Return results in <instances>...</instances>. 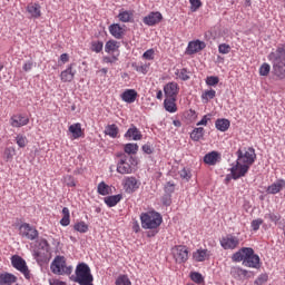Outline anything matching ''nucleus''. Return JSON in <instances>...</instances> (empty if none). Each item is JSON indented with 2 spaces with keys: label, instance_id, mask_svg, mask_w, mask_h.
Segmentation results:
<instances>
[{
  "label": "nucleus",
  "instance_id": "18",
  "mask_svg": "<svg viewBox=\"0 0 285 285\" xmlns=\"http://www.w3.org/2000/svg\"><path fill=\"white\" fill-rule=\"evenodd\" d=\"M75 75H77V70H73L72 65H69L67 69L61 71L60 79L63 83H70L75 79Z\"/></svg>",
  "mask_w": 285,
  "mask_h": 285
},
{
  "label": "nucleus",
  "instance_id": "11",
  "mask_svg": "<svg viewBox=\"0 0 285 285\" xmlns=\"http://www.w3.org/2000/svg\"><path fill=\"white\" fill-rule=\"evenodd\" d=\"M171 253L177 264H186V262H188V247L178 245L173 247Z\"/></svg>",
  "mask_w": 285,
  "mask_h": 285
},
{
  "label": "nucleus",
  "instance_id": "49",
  "mask_svg": "<svg viewBox=\"0 0 285 285\" xmlns=\"http://www.w3.org/2000/svg\"><path fill=\"white\" fill-rule=\"evenodd\" d=\"M104 50V42L102 41H92L91 42V51L99 55Z\"/></svg>",
  "mask_w": 285,
  "mask_h": 285
},
{
  "label": "nucleus",
  "instance_id": "45",
  "mask_svg": "<svg viewBox=\"0 0 285 285\" xmlns=\"http://www.w3.org/2000/svg\"><path fill=\"white\" fill-rule=\"evenodd\" d=\"M116 285H132L128 275H119L116 279Z\"/></svg>",
  "mask_w": 285,
  "mask_h": 285
},
{
  "label": "nucleus",
  "instance_id": "13",
  "mask_svg": "<svg viewBox=\"0 0 285 285\" xmlns=\"http://www.w3.org/2000/svg\"><path fill=\"white\" fill-rule=\"evenodd\" d=\"M164 92L166 98L177 99V95H179V85L175 81L168 82L164 87Z\"/></svg>",
  "mask_w": 285,
  "mask_h": 285
},
{
  "label": "nucleus",
  "instance_id": "55",
  "mask_svg": "<svg viewBox=\"0 0 285 285\" xmlns=\"http://www.w3.org/2000/svg\"><path fill=\"white\" fill-rule=\"evenodd\" d=\"M266 282H268V275H267V274H261V275L255 279V284H256V285H264V284H266Z\"/></svg>",
  "mask_w": 285,
  "mask_h": 285
},
{
  "label": "nucleus",
  "instance_id": "48",
  "mask_svg": "<svg viewBox=\"0 0 285 285\" xmlns=\"http://www.w3.org/2000/svg\"><path fill=\"white\" fill-rule=\"evenodd\" d=\"M16 144L19 146V148H26V146H28V138L23 135H18L16 137Z\"/></svg>",
  "mask_w": 285,
  "mask_h": 285
},
{
  "label": "nucleus",
  "instance_id": "21",
  "mask_svg": "<svg viewBox=\"0 0 285 285\" xmlns=\"http://www.w3.org/2000/svg\"><path fill=\"white\" fill-rule=\"evenodd\" d=\"M109 32L115 39H124V35L126 31L124 30V27H121V24L114 23L109 26Z\"/></svg>",
  "mask_w": 285,
  "mask_h": 285
},
{
  "label": "nucleus",
  "instance_id": "7",
  "mask_svg": "<svg viewBox=\"0 0 285 285\" xmlns=\"http://www.w3.org/2000/svg\"><path fill=\"white\" fill-rule=\"evenodd\" d=\"M132 156L120 155V159L117 163V173L119 175H131L132 174Z\"/></svg>",
  "mask_w": 285,
  "mask_h": 285
},
{
  "label": "nucleus",
  "instance_id": "58",
  "mask_svg": "<svg viewBox=\"0 0 285 285\" xmlns=\"http://www.w3.org/2000/svg\"><path fill=\"white\" fill-rule=\"evenodd\" d=\"M193 12L199 10L202 8V0H189Z\"/></svg>",
  "mask_w": 285,
  "mask_h": 285
},
{
  "label": "nucleus",
  "instance_id": "32",
  "mask_svg": "<svg viewBox=\"0 0 285 285\" xmlns=\"http://www.w3.org/2000/svg\"><path fill=\"white\" fill-rule=\"evenodd\" d=\"M105 135H108V137H111V139H117L119 137V127L117 125H108L105 128Z\"/></svg>",
  "mask_w": 285,
  "mask_h": 285
},
{
  "label": "nucleus",
  "instance_id": "62",
  "mask_svg": "<svg viewBox=\"0 0 285 285\" xmlns=\"http://www.w3.org/2000/svg\"><path fill=\"white\" fill-rule=\"evenodd\" d=\"M137 72L146 75L148 72V65H141L136 67Z\"/></svg>",
  "mask_w": 285,
  "mask_h": 285
},
{
  "label": "nucleus",
  "instance_id": "4",
  "mask_svg": "<svg viewBox=\"0 0 285 285\" xmlns=\"http://www.w3.org/2000/svg\"><path fill=\"white\" fill-rule=\"evenodd\" d=\"M140 222L141 227L145 230H157V228L161 226V222H164V218L158 212L151 210L142 213L140 215Z\"/></svg>",
  "mask_w": 285,
  "mask_h": 285
},
{
  "label": "nucleus",
  "instance_id": "2",
  "mask_svg": "<svg viewBox=\"0 0 285 285\" xmlns=\"http://www.w3.org/2000/svg\"><path fill=\"white\" fill-rule=\"evenodd\" d=\"M233 262H243L247 268H262L259 255L252 247H243L232 256Z\"/></svg>",
  "mask_w": 285,
  "mask_h": 285
},
{
  "label": "nucleus",
  "instance_id": "46",
  "mask_svg": "<svg viewBox=\"0 0 285 285\" xmlns=\"http://www.w3.org/2000/svg\"><path fill=\"white\" fill-rule=\"evenodd\" d=\"M73 230H77V233H86L88 230V224H86V222H78L73 225Z\"/></svg>",
  "mask_w": 285,
  "mask_h": 285
},
{
  "label": "nucleus",
  "instance_id": "30",
  "mask_svg": "<svg viewBox=\"0 0 285 285\" xmlns=\"http://www.w3.org/2000/svg\"><path fill=\"white\" fill-rule=\"evenodd\" d=\"M105 52H107V55L119 52V42L116 40L107 41L105 45Z\"/></svg>",
  "mask_w": 285,
  "mask_h": 285
},
{
  "label": "nucleus",
  "instance_id": "50",
  "mask_svg": "<svg viewBox=\"0 0 285 285\" xmlns=\"http://www.w3.org/2000/svg\"><path fill=\"white\" fill-rule=\"evenodd\" d=\"M117 61H119V53L102 57L104 63H117Z\"/></svg>",
  "mask_w": 285,
  "mask_h": 285
},
{
  "label": "nucleus",
  "instance_id": "59",
  "mask_svg": "<svg viewBox=\"0 0 285 285\" xmlns=\"http://www.w3.org/2000/svg\"><path fill=\"white\" fill-rule=\"evenodd\" d=\"M175 193V184L167 183L165 186V195H173Z\"/></svg>",
  "mask_w": 285,
  "mask_h": 285
},
{
  "label": "nucleus",
  "instance_id": "35",
  "mask_svg": "<svg viewBox=\"0 0 285 285\" xmlns=\"http://www.w3.org/2000/svg\"><path fill=\"white\" fill-rule=\"evenodd\" d=\"M97 193H98V195L106 197V195H110V193H111L110 186H108L106 183L101 181L98 184Z\"/></svg>",
  "mask_w": 285,
  "mask_h": 285
},
{
  "label": "nucleus",
  "instance_id": "47",
  "mask_svg": "<svg viewBox=\"0 0 285 285\" xmlns=\"http://www.w3.org/2000/svg\"><path fill=\"white\" fill-rule=\"evenodd\" d=\"M191 282H195V284H204V276L199 272H193L190 274Z\"/></svg>",
  "mask_w": 285,
  "mask_h": 285
},
{
  "label": "nucleus",
  "instance_id": "15",
  "mask_svg": "<svg viewBox=\"0 0 285 285\" xmlns=\"http://www.w3.org/2000/svg\"><path fill=\"white\" fill-rule=\"evenodd\" d=\"M203 161L207 166H217L222 161V154L219 151H210L204 156Z\"/></svg>",
  "mask_w": 285,
  "mask_h": 285
},
{
  "label": "nucleus",
  "instance_id": "1",
  "mask_svg": "<svg viewBox=\"0 0 285 285\" xmlns=\"http://www.w3.org/2000/svg\"><path fill=\"white\" fill-rule=\"evenodd\" d=\"M237 160L232 164L229 168L232 179H240V177H246V173L250 170V165L255 164L257 155L254 148H243L236 151Z\"/></svg>",
  "mask_w": 285,
  "mask_h": 285
},
{
  "label": "nucleus",
  "instance_id": "17",
  "mask_svg": "<svg viewBox=\"0 0 285 285\" xmlns=\"http://www.w3.org/2000/svg\"><path fill=\"white\" fill-rule=\"evenodd\" d=\"M206 48V42L196 40L190 41L187 46L186 53L187 55H196V52H202Z\"/></svg>",
  "mask_w": 285,
  "mask_h": 285
},
{
  "label": "nucleus",
  "instance_id": "24",
  "mask_svg": "<svg viewBox=\"0 0 285 285\" xmlns=\"http://www.w3.org/2000/svg\"><path fill=\"white\" fill-rule=\"evenodd\" d=\"M121 99L126 104H135L137 101V91L135 89H126L121 94Z\"/></svg>",
  "mask_w": 285,
  "mask_h": 285
},
{
  "label": "nucleus",
  "instance_id": "26",
  "mask_svg": "<svg viewBox=\"0 0 285 285\" xmlns=\"http://www.w3.org/2000/svg\"><path fill=\"white\" fill-rule=\"evenodd\" d=\"M27 12L30 14L31 19H39V17H41V6H39V3H29L27 6Z\"/></svg>",
  "mask_w": 285,
  "mask_h": 285
},
{
  "label": "nucleus",
  "instance_id": "40",
  "mask_svg": "<svg viewBox=\"0 0 285 285\" xmlns=\"http://www.w3.org/2000/svg\"><path fill=\"white\" fill-rule=\"evenodd\" d=\"M232 275L234 277H248V271L242 267H234L232 268Z\"/></svg>",
  "mask_w": 285,
  "mask_h": 285
},
{
  "label": "nucleus",
  "instance_id": "53",
  "mask_svg": "<svg viewBox=\"0 0 285 285\" xmlns=\"http://www.w3.org/2000/svg\"><path fill=\"white\" fill-rule=\"evenodd\" d=\"M205 82L208 86H217V83H219V77L216 76H208L205 80Z\"/></svg>",
  "mask_w": 285,
  "mask_h": 285
},
{
  "label": "nucleus",
  "instance_id": "61",
  "mask_svg": "<svg viewBox=\"0 0 285 285\" xmlns=\"http://www.w3.org/2000/svg\"><path fill=\"white\" fill-rule=\"evenodd\" d=\"M142 151L146 155H153V146L150 144H146L142 146Z\"/></svg>",
  "mask_w": 285,
  "mask_h": 285
},
{
  "label": "nucleus",
  "instance_id": "52",
  "mask_svg": "<svg viewBox=\"0 0 285 285\" xmlns=\"http://www.w3.org/2000/svg\"><path fill=\"white\" fill-rule=\"evenodd\" d=\"M178 175L181 179H185L186 181H190V170L183 168L180 171H178Z\"/></svg>",
  "mask_w": 285,
  "mask_h": 285
},
{
  "label": "nucleus",
  "instance_id": "12",
  "mask_svg": "<svg viewBox=\"0 0 285 285\" xmlns=\"http://www.w3.org/2000/svg\"><path fill=\"white\" fill-rule=\"evenodd\" d=\"M267 59L272 63H285V45H279L275 51H272Z\"/></svg>",
  "mask_w": 285,
  "mask_h": 285
},
{
  "label": "nucleus",
  "instance_id": "57",
  "mask_svg": "<svg viewBox=\"0 0 285 285\" xmlns=\"http://www.w3.org/2000/svg\"><path fill=\"white\" fill-rule=\"evenodd\" d=\"M263 224H264V220L262 218L254 219L252 222V229L254 232H257Z\"/></svg>",
  "mask_w": 285,
  "mask_h": 285
},
{
  "label": "nucleus",
  "instance_id": "33",
  "mask_svg": "<svg viewBox=\"0 0 285 285\" xmlns=\"http://www.w3.org/2000/svg\"><path fill=\"white\" fill-rule=\"evenodd\" d=\"M177 98H166L164 101L165 109L167 112H175L177 110Z\"/></svg>",
  "mask_w": 285,
  "mask_h": 285
},
{
  "label": "nucleus",
  "instance_id": "38",
  "mask_svg": "<svg viewBox=\"0 0 285 285\" xmlns=\"http://www.w3.org/2000/svg\"><path fill=\"white\" fill-rule=\"evenodd\" d=\"M62 218L60 219V224L62 226H70V209L68 207L62 208Z\"/></svg>",
  "mask_w": 285,
  "mask_h": 285
},
{
  "label": "nucleus",
  "instance_id": "16",
  "mask_svg": "<svg viewBox=\"0 0 285 285\" xmlns=\"http://www.w3.org/2000/svg\"><path fill=\"white\" fill-rule=\"evenodd\" d=\"M12 128H22V126H28L30 124V118L24 115H14L10 119Z\"/></svg>",
  "mask_w": 285,
  "mask_h": 285
},
{
  "label": "nucleus",
  "instance_id": "27",
  "mask_svg": "<svg viewBox=\"0 0 285 285\" xmlns=\"http://www.w3.org/2000/svg\"><path fill=\"white\" fill-rule=\"evenodd\" d=\"M17 284V276L11 273H2L0 274V285H12Z\"/></svg>",
  "mask_w": 285,
  "mask_h": 285
},
{
  "label": "nucleus",
  "instance_id": "36",
  "mask_svg": "<svg viewBox=\"0 0 285 285\" xmlns=\"http://www.w3.org/2000/svg\"><path fill=\"white\" fill-rule=\"evenodd\" d=\"M204 138V127H197L194 128V130L190 134V139L193 141H199V139Z\"/></svg>",
  "mask_w": 285,
  "mask_h": 285
},
{
  "label": "nucleus",
  "instance_id": "14",
  "mask_svg": "<svg viewBox=\"0 0 285 285\" xmlns=\"http://www.w3.org/2000/svg\"><path fill=\"white\" fill-rule=\"evenodd\" d=\"M161 19H164L161 12L153 11L142 19V22L145 23V26H157V23L161 22Z\"/></svg>",
  "mask_w": 285,
  "mask_h": 285
},
{
  "label": "nucleus",
  "instance_id": "9",
  "mask_svg": "<svg viewBox=\"0 0 285 285\" xmlns=\"http://www.w3.org/2000/svg\"><path fill=\"white\" fill-rule=\"evenodd\" d=\"M139 186H141V183L135 176H126L122 179V188L128 195H132V193L139 190Z\"/></svg>",
  "mask_w": 285,
  "mask_h": 285
},
{
  "label": "nucleus",
  "instance_id": "39",
  "mask_svg": "<svg viewBox=\"0 0 285 285\" xmlns=\"http://www.w3.org/2000/svg\"><path fill=\"white\" fill-rule=\"evenodd\" d=\"M265 219H268V222H272V224H275V226H277V224H279V219H282V216L278 213H267L265 214Z\"/></svg>",
  "mask_w": 285,
  "mask_h": 285
},
{
  "label": "nucleus",
  "instance_id": "8",
  "mask_svg": "<svg viewBox=\"0 0 285 285\" xmlns=\"http://www.w3.org/2000/svg\"><path fill=\"white\" fill-rule=\"evenodd\" d=\"M220 246L224 250H235V248L239 247V237L228 234L220 238Z\"/></svg>",
  "mask_w": 285,
  "mask_h": 285
},
{
  "label": "nucleus",
  "instance_id": "23",
  "mask_svg": "<svg viewBox=\"0 0 285 285\" xmlns=\"http://www.w3.org/2000/svg\"><path fill=\"white\" fill-rule=\"evenodd\" d=\"M210 258V252L208 249L199 248L193 253V259L195 262H206Z\"/></svg>",
  "mask_w": 285,
  "mask_h": 285
},
{
  "label": "nucleus",
  "instance_id": "25",
  "mask_svg": "<svg viewBox=\"0 0 285 285\" xmlns=\"http://www.w3.org/2000/svg\"><path fill=\"white\" fill-rule=\"evenodd\" d=\"M69 132L71 134V139H79V138L83 137V130L81 129L80 122L70 125Z\"/></svg>",
  "mask_w": 285,
  "mask_h": 285
},
{
  "label": "nucleus",
  "instance_id": "28",
  "mask_svg": "<svg viewBox=\"0 0 285 285\" xmlns=\"http://www.w3.org/2000/svg\"><path fill=\"white\" fill-rule=\"evenodd\" d=\"M275 77L285 79V62H272Z\"/></svg>",
  "mask_w": 285,
  "mask_h": 285
},
{
  "label": "nucleus",
  "instance_id": "20",
  "mask_svg": "<svg viewBox=\"0 0 285 285\" xmlns=\"http://www.w3.org/2000/svg\"><path fill=\"white\" fill-rule=\"evenodd\" d=\"M118 19L121 23H132L135 21V11L132 10H120Z\"/></svg>",
  "mask_w": 285,
  "mask_h": 285
},
{
  "label": "nucleus",
  "instance_id": "29",
  "mask_svg": "<svg viewBox=\"0 0 285 285\" xmlns=\"http://www.w3.org/2000/svg\"><path fill=\"white\" fill-rule=\"evenodd\" d=\"M122 196L121 194L107 196L104 198L105 204L108 206V208H115L121 202Z\"/></svg>",
  "mask_w": 285,
  "mask_h": 285
},
{
  "label": "nucleus",
  "instance_id": "42",
  "mask_svg": "<svg viewBox=\"0 0 285 285\" xmlns=\"http://www.w3.org/2000/svg\"><path fill=\"white\" fill-rule=\"evenodd\" d=\"M14 155H17V151L13 147H8L4 149V159L6 161H12L14 159Z\"/></svg>",
  "mask_w": 285,
  "mask_h": 285
},
{
  "label": "nucleus",
  "instance_id": "63",
  "mask_svg": "<svg viewBox=\"0 0 285 285\" xmlns=\"http://www.w3.org/2000/svg\"><path fill=\"white\" fill-rule=\"evenodd\" d=\"M32 61H27L24 62L23 67H22V70H24V72H30V70H32Z\"/></svg>",
  "mask_w": 285,
  "mask_h": 285
},
{
  "label": "nucleus",
  "instance_id": "3",
  "mask_svg": "<svg viewBox=\"0 0 285 285\" xmlns=\"http://www.w3.org/2000/svg\"><path fill=\"white\" fill-rule=\"evenodd\" d=\"M70 279L79 285H94L92 282H95L90 266L86 263H80L76 266L75 275H71Z\"/></svg>",
  "mask_w": 285,
  "mask_h": 285
},
{
  "label": "nucleus",
  "instance_id": "41",
  "mask_svg": "<svg viewBox=\"0 0 285 285\" xmlns=\"http://www.w3.org/2000/svg\"><path fill=\"white\" fill-rule=\"evenodd\" d=\"M217 95V91L215 89L206 90L202 94L203 101H210V99H215V96Z\"/></svg>",
  "mask_w": 285,
  "mask_h": 285
},
{
  "label": "nucleus",
  "instance_id": "44",
  "mask_svg": "<svg viewBox=\"0 0 285 285\" xmlns=\"http://www.w3.org/2000/svg\"><path fill=\"white\" fill-rule=\"evenodd\" d=\"M37 244L40 250H45L46 253L50 252V244H48V240H46L45 238H39Z\"/></svg>",
  "mask_w": 285,
  "mask_h": 285
},
{
  "label": "nucleus",
  "instance_id": "10",
  "mask_svg": "<svg viewBox=\"0 0 285 285\" xmlns=\"http://www.w3.org/2000/svg\"><path fill=\"white\" fill-rule=\"evenodd\" d=\"M19 235H21V237H26V239H30L31 242H35V239L39 237V232L37 230V228L32 227L30 224L23 223L19 226Z\"/></svg>",
  "mask_w": 285,
  "mask_h": 285
},
{
  "label": "nucleus",
  "instance_id": "51",
  "mask_svg": "<svg viewBox=\"0 0 285 285\" xmlns=\"http://www.w3.org/2000/svg\"><path fill=\"white\" fill-rule=\"evenodd\" d=\"M232 48H230V45H227V43H220L218 46V52L220 55H228L230 52Z\"/></svg>",
  "mask_w": 285,
  "mask_h": 285
},
{
  "label": "nucleus",
  "instance_id": "34",
  "mask_svg": "<svg viewBox=\"0 0 285 285\" xmlns=\"http://www.w3.org/2000/svg\"><path fill=\"white\" fill-rule=\"evenodd\" d=\"M124 150L128 157H130V155H137V153L139 150V145H137L135 142H128L125 145Z\"/></svg>",
  "mask_w": 285,
  "mask_h": 285
},
{
  "label": "nucleus",
  "instance_id": "54",
  "mask_svg": "<svg viewBox=\"0 0 285 285\" xmlns=\"http://www.w3.org/2000/svg\"><path fill=\"white\" fill-rule=\"evenodd\" d=\"M142 59H147V61H153L155 59V49H148L144 52Z\"/></svg>",
  "mask_w": 285,
  "mask_h": 285
},
{
  "label": "nucleus",
  "instance_id": "64",
  "mask_svg": "<svg viewBox=\"0 0 285 285\" xmlns=\"http://www.w3.org/2000/svg\"><path fill=\"white\" fill-rule=\"evenodd\" d=\"M50 285H66V282L53 279L52 282H50Z\"/></svg>",
  "mask_w": 285,
  "mask_h": 285
},
{
  "label": "nucleus",
  "instance_id": "5",
  "mask_svg": "<svg viewBox=\"0 0 285 285\" xmlns=\"http://www.w3.org/2000/svg\"><path fill=\"white\" fill-rule=\"evenodd\" d=\"M51 271L55 275H72V266L66 265V257L57 256L51 263Z\"/></svg>",
  "mask_w": 285,
  "mask_h": 285
},
{
  "label": "nucleus",
  "instance_id": "6",
  "mask_svg": "<svg viewBox=\"0 0 285 285\" xmlns=\"http://www.w3.org/2000/svg\"><path fill=\"white\" fill-rule=\"evenodd\" d=\"M11 266L16 268V271H19L26 279H30L32 277V274H30V269L28 268V263H26V259H23L19 255L11 256Z\"/></svg>",
  "mask_w": 285,
  "mask_h": 285
},
{
  "label": "nucleus",
  "instance_id": "56",
  "mask_svg": "<svg viewBox=\"0 0 285 285\" xmlns=\"http://www.w3.org/2000/svg\"><path fill=\"white\" fill-rule=\"evenodd\" d=\"M161 203L164 206H170L173 204V196L170 194H165L161 197Z\"/></svg>",
  "mask_w": 285,
  "mask_h": 285
},
{
  "label": "nucleus",
  "instance_id": "60",
  "mask_svg": "<svg viewBox=\"0 0 285 285\" xmlns=\"http://www.w3.org/2000/svg\"><path fill=\"white\" fill-rule=\"evenodd\" d=\"M210 114L205 115L197 124L196 126H208V121H210Z\"/></svg>",
  "mask_w": 285,
  "mask_h": 285
},
{
  "label": "nucleus",
  "instance_id": "19",
  "mask_svg": "<svg viewBox=\"0 0 285 285\" xmlns=\"http://www.w3.org/2000/svg\"><path fill=\"white\" fill-rule=\"evenodd\" d=\"M125 137L127 139H132V141H141V139L144 138V135H141V131L136 126H131L126 131Z\"/></svg>",
  "mask_w": 285,
  "mask_h": 285
},
{
  "label": "nucleus",
  "instance_id": "31",
  "mask_svg": "<svg viewBox=\"0 0 285 285\" xmlns=\"http://www.w3.org/2000/svg\"><path fill=\"white\" fill-rule=\"evenodd\" d=\"M216 129L220 132H226L230 128V120L226 118L217 119L215 122Z\"/></svg>",
  "mask_w": 285,
  "mask_h": 285
},
{
  "label": "nucleus",
  "instance_id": "37",
  "mask_svg": "<svg viewBox=\"0 0 285 285\" xmlns=\"http://www.w3.org/2000/svg\"><path fill=\"white\" fill-rule=\"evenodd\" d=\"M175 75L181 81H188V79H190V71H188V69H186V68L177 69L175 71Z\"/></svg>",
  "mask_w": 285,
  "mask_h": 285
},
{
  "label": "nucleus",
  "instance_id": "43",
  "mask_svg": "<svg viewBox=\"0 0 285 285\" xmlns=\"http://www.w3.org/2000/svg\"><path fill=\"white\" fill-rule=\"evenodd\" d=\"M259 76L261 77H268V75H271V65H268V62H264L261 67H259Z\"/></svg>",
  "mask_w": 285,
  "mask_h": 285
},
{
  "label": "nucleus",
  "instance_id": "22",
  "mask_svg": "<svg viewBox=\"0 0 285 285\" xmlns=\"http://www.w3.org/2000/svg\"><path fill=\"white\" fill-rule=\"evenodd\" d=\"M285 188V180L281 179L273 183L271 186L267 187V193L269 195H277V193H282Z\"/></svg>",
  "mask_w": 285,
  "mask_h": 285
}]
</instances>
